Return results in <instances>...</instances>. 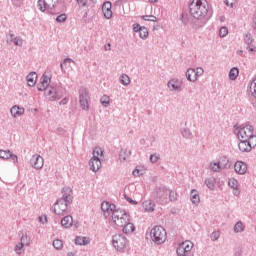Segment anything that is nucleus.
I'll return each mask as SVG.
<instances>
[{
	"instance_id": "1",
	"label": "nucleus",
	"mask_w": 256,
	"mask_h": 256,
	"mask_svg": "<svg viewBox=\"0 0 256 256\" xmlns=\"http://www.w3.org/2000/svg\"><path fill=\"white\" fill-rule=\"evenodd\" d=\"M189 13L195 19L190 22L192 29H201L207 23V19L211 17L209 3L206 0H192L189 4Z\"/></svg>"
},
{
	"instance_id": "2",
	"label": "nucleus",
	"mask_w": 256,
	"mask_h": 256,
	"mask_svg": "<svg viewBox=\"0 0 256 256\" xmlns=\"http://www.w3.org/2000/svg\"><path fill=\"white\" fill-rule=\"evenodd\" d=\"M45 94L49 101H59V99H63L67 95V90L59 84H51L45 90Z\"/></svg>"
},
{
	"instance_id": "3",
	"label": "nucleus",
	"mask_w": 256,
	"mask_h": 256,
	"mask_svg": "<svg viewBox=\"0 0 256 256\" xmlns=\"http://www.w3.org/2000/svg\"><path fill=\"white\" fill-rule=\"evenodd\" d=\"M153 197L156 203L167 205L169 203V189L165 185L156 186Z\"/></svg>"
},
{
	"instance_id": "4",
	"label": "nucleus",
	"mask_w": 256,
	"mask_h": 256,
	"mask_svg": "<svg viewBox=\"0 0 256 256\" xmlns=\"http://www.w3.org/2000/svg\"><path fill=\"white\" fill-rule=\"evenodd\" d=\"M150 236L152 241L155 242L156 245H162V243H165L167 239V231L164 229L163 226L156 225L150 231Z\"/></svg>"
},
{
	"instance_id": "5",
	"label": "nucleus",
	"mask_w": 256,
	"mask_h": 256,
	"mask_svg": "<svg viewBox=\"0 0 256 256\" xmlns=\"http://www.w3.org/2000/svg\"><path fill=\"white\" fill-rule=\"evenodd\" d=\"M111 219L115 225H133L129 219V214L121 208H118L113 212Z\"/></svg>"
},
{
	"instance_id": "6",
	"label": "nucleus",
	"mask_w": 256,
	"mask_h": 256,
	"mask_svg": "<svg viewBox=\"0 0 256 256\" xmlns=\"http://www.w3.org/2000/svg\"><path fill=\"white\" fill-rule=\"evenodd\" d=\"M237 136L238 139H242V141H252L253 143H256L255 128L251 125L239 128Z\"/></svg>"
},
{
	"instance_id": "7",
	"label": "nucleus",
	"mask_w": 256,
	"mask_h": 256,
	"mask_svg": "<svg viewBox=\"0 0 256 256\" xmlns=\"http://www.w3.org/2000/svg\"><path fill=\"white\" fill-rule=\"evenodd\" d=\"M193 249V242L187 240L179 244L176 249L178 256H193L191 250Z\"/></svg>"
},
{
	"instance_id": "8",
	"label": "nucleus",
	"mask_w": 256,
	"mask_h": 256,
	"mask_svg": "<svg viewBox=\"0 0 256 256\" xmlns=\"http://www.w3.org/2000/svg\"><path fill=\"white\" fill-rule=\"evenodd\" d=\"M112 245L116 251H123V248L127 245V238L119 234L112 237Z\"/></svg>"
},
{
	"instance_id": "9",
	"label": "nucleus",
	"mask_w": 256,
	"mask_h": 256,
	"mask_svg": "<svg viewBox=\"0 0 256 256\" xmlns=\"http://www.w3.org/2000/svg\"><path fill=\"white\" fill-rule=\"evenodd\" d=\"M117 206L109 201H103L101 204V211L104 217H112L113 213H115Z\"/></svg>"
},
{
	"instance_id": "10",
	"label": "nucleus",
	"mask_w": 256,
	"mask_h": 256,
	"mask_svg": "<svg viewBox=\"0 0 256 256\" xmlns=\"http://www.w3.org/2000/svg\"><path fill=\"white\" fill-rule=\"evenodd\" d=\"M79 103L84 111H89V92L87 89L80 90Z\"/></svg>"
},
{
	"instance_id": "11",
	"label": "nucleus",
	"mask_w": 256,
	"mask_h": 256,
	"mask_svg": "<svg viewBox=\"0 0 256 256\" xmlns=\"http://www.w3.org/2000/svg\"><path fill=\"white\" fill-rule=\"evenodd\" d=\"M58 201L71 205L73 203V190L70 187H64L62 189V197Z\"/></svg>"
},
{
	"instance_id": "12",
	"label": "nucleus",
	"mask_w": 256,
	"mask_h": 256,
	"mask_svg": "<svg viewBox=\"0 0 256 256\" xmlns=\"http://www.w3.org/2000/svg\"><path fill=\"white\" fill-rule=\"evenodd\" d=\"M45 163V160L43 159V157L39 154H34L31 159H30V165L31 167H33L34 169H43V165Z\"/></svg>"
},
{
	"instance_id": "13",
	"label": "nucleus",
	"mask_w": 256,
	"mask_h": 256,
	"mask_svg": "<svg viewBox=\"0 0 256 256\" xmlns=\"http://www.w3.org/2000/svg\"><path fill=\"white\" fill-rule=\"evenodd\" d=\"M69 207V204L62 202L60 200H57L54 204V213L55 215H65L67 213V208Z\"/></svg>"
},
{
	"instance_id": "14",
	"label": "nucleus",
	"mask_w": 256,
	"mask_h": 256,
	"mask_svg": "<svg viewBox=\"0 0 256 256\" xmlns=\"http://www.w3.org/2000/svg\"><path fill=\"white\" fill-rule=\"evenodd\" d=\"M252 145H256V143H253V141L251 140L240 139V143L238 144V149H240L242 153H249V151L253 149Z\"/></svg>"
},
{
	"instance_id": "15",
	"label": "nucleus",
	"mask_w": 256,
	"mask_h": 256,
	"mask_svg": "<svg viewBox=\"0 0 256 256\" xmlns=\"http://www.w3.org/2000/svg\"><path fill=\"white\" fill-rule=\"evenodd\" d=\"M50 84H51V76L47 75V72H45L42 76L41 86H38V91L47 90L51 86Z\"/></svg>"
},
{
	"instance_id": "16",
	"label": "nucleus",
	"mask_w": 256,
	"mask_h": 256,
	"mask_svg": "<svg viewBox=\"0 0 256 256\" xmlns=\"http://www.w3.org/2000/svg\"><path fill=\"white\" fill-rule=\"evenodd\" d=\"M90 169L94 173H97L99 171V168L101 167V159L97 156H93L89 161Z\"/></svg>"
},
{
	"instance_id": "17",
	"label": "nucleus",
	"mask_w": 256,
	"mask_h": 256,
	"mask_svg": "<svg viewBox=\"0 0 256 256\" xmlns=\"http://www.w3.org/2000/svg\"><path fill=\"white\" fill-rule=\"evenodd\" d=\"M0 159H12L13 163H17L19 158L13 154L10 150H0Z\"/></svg>"
},
{
	"instance_id": "18",
	"label": "nucleus",
	"mask_w": 256,
	"mask_h": 256,
	"mask_svg": "<svg viewBox=\"0 0 256 256\" xmlns=\"http://www.w3.org/2000/svg\"><path fill=\"white\" fill-rule=\"evenodd\" d=\"M234 171L238 173V175H245L247 173V164L238 161L234 165Z\"/></svg>"
},
{
	"instance_id": "19",
	"label": "nucleus",
	"mask_w": 256,
	"mask_h": 256,
	"mask_svg": "<svg viewBox=\"0 0 256 256\" xmlns=\"http://www.w3.org/2000/svg\"><path fill=\"white\" fill-rule=\"evenodd\" d=\"M167 86L170 89V91H178V92L182 91L181 84L179 83V81L175 79L169 80Z\"/></svg>"
},
{
	"instance_id": "20",
	"label": "nucleus",
	"mask_w": 256,
	"mask_h": 256,
	"mask_svg": "<svg viewBox=\"0 0 256 256\" xmlns=\"http://www.w3.org/2000/svg\"><path fill=\"white\" fill-rule=\"evenodd\" d=\"M37 9L41 11V13H45L46 11H48V13H53V10H51L49 6L45 4V0L37 1Z\"/></svg>"
},
{
	"instance_id": "21",
	"label": "nucleus",
	"mask_w": 256,
	"mask_h": 256,
	"mask_svg": "<svg viewBox=\"0 0 256 256\" xmlns=\"http://www.w3.org/2000/svg\"><path fill=\"white\" fill-rule=\"evenodd\" d=\"M144 211L148 213H153L155 211V203L151 200H146L142 203Z\"/></svg>"
},
{
	"instance_id": "22",
	"label": "nucleus",
	"mask_w": 256,
	"mask_h": 256,
	"mask_svg": "<svg viewBox=\"0 0 256 256\" xmlns=\"http://www.w3.org/2000/svg\"><path fill=\"white\" fill-rule=\"evenodd\" d=\"M27 84L29 87H35V83H37V73L35 72H30L26 76Z\"/></svg>"
},
{
	"instance_id": "23",
	"label": "nucleus",
	"mask_w": 256,
	"mask_h": 256,
	"mask_svg": "<svg viewBox=\"0 0 256 256\" xmlns=\"http://www.w3.org/2000/svg\"><path fill=\"white\" fill-rule=\"evenodd\" d=\"M218 165H220V169H229L231 167V162H229V158L222 156L218 161Z\"/></svg>"
},
{
	"instance_id": "24",
	"label": "nucleus",
	"mask_w": 256,
	"mask_h": 256,
	"mask_svg": "<svg viewBox=\"0 0 256 256\" xmlns=\"http://www.w3.org/2000/svg\"><path fill=\"white\" fill-rule=\"evenodd\" d=\"M10 113H11L12 117H17V116L23 115L25 113V108L15 105L10 109Z\"/></svg>"
},
{
	"instance_id": "25",
	"label": "nucleus",
	"mask_w": 256,
	"mask_h": 256,
	"mask_svg": "<svg viewBox=\"0 0 256 256\" xmlns=\"http://www.w3.org/2000/svg\"><path fill=\"white\" fill-rule=\"evenodd\" d=\"M190 199L193 205H197L198 203H201V198H199V192L195 189L191 190Z\"/></svg>"
},
{
	"instance_id": "26",
	"label": "nucleus",
	"mask_w": 256,
	"mask_h": 256,
	"mask_svg": "<svg viewBox=\"0 0 256 256\" xmlns=\"http://www.w3.org/2000/svg\"><path fill=\"white\" fill-rule=\"evenodd\" d=\"M248 95L256 99V78H254L250 83V86L248 89Z\"/></svg>"
},
{
	"instance_id": "27",
	"label": "nucleus",
	"mask_w": 256,
	"mask_h": 256,
	"mask_svg": "<svg viewBox=\"0 0 256 256\" xmlns=\"http://www.w3.org/2000/svg\"><path fill=\"white\" fill-rule=\"evenodd\" d=\"M186 78L188 81L195 83L197 81V77L195 76V69L190 68L186 71Z\"/></svg>"
},
{
	"instance_id": "28",
	"label": "nucleus",
	"mask_w": 256,
	"mask_h": 256,
	"mask_svg": "<svg viewBox=\"0 0 256 256\" xmlns=\"http://www.w3.org/2000/svg\"><path fill=\"white\" fill-rule=\"evenodd\" d=\"M181 135L184 139H193V132H191V129L189 128H182Z\"/></svg>"
},
{
	"instance_id": "29",
	"label": "nucleus",
	"mask_w": 256,
	"mask_h": 256,
	"mask_svg": "<svg viewBox=\"0 0 256 256\" xmlns=\"http://www.w3.org/2000/svg\"><path fill=\"white\" fill-rule=\"evenodd\" d=\"M75 245H89V240H87V237L76 236Z\"/></svg>"
},
{
	"instance_id": "30",
	"label": "nucleus",
	"mask_w": 256,
	"mask_h": 256,
	"mask_svg": "<svg viewBox=\"0 0 256 256\" xmlns=\"http://www.w3.org/2000/svg\"><path fill=\"white\" fill-rule=\"evenodd\" d=\"M237 77H239V68L234 67L229 71V79L231 81H235V79H237Z\"/></svg>"
},
{
	"instance_id": "31",
	"label": "nucleus",
	"mask_w": 256,
	"mask_h": 256,
	"mask_svg": "<svg viewBox=\"0 0 256 256\" xmlns=\"http://www.w3.org/2000/svg\"><path fill=\"white\" fill-rule=\"evenodd\" d=\"M120 83L122 85H124L125 87H127V85L131 84V78H129V75H127V74H122L120 76Z\"/></svg>"
},
{
	"instance_id": "32",
	"label": "nucleus",
	"mask_w": 256,
	"mask_h": 256,
	"mask_svg": "<svg viewBox=\"0 0 256 256\" xmlns=\"http://www.w3.org/2000/svg\"><path fill=\"white\" fill-rule=\"evenodd\" d=\"M139 37L140 39H147L149 37V30L145 26L139 29Z\"/></svg>"
},
{
	"instance_id": "33",
	"label": "nucleus",
	"mask_w": 256,
	"mask_h": 256,
	"mask_svg": "<svg viewBox=\"0 0 256 256\" xmlns=\"http://www.w3.org/2000/svg\"><path fill=\"white\" fill-rule=\"evenodd\" d=\"M61 225H73V216L67 215L61 219Z\"/></svg>"
},
{
	"instance_id": "34",
	"label": "nucleus",
	"mask_w": 256,
	"mask_h": 256,
	"mask_svg": "<svg viewBox=\"0 0 256 256\" xmlns=\"http://www.w3.org/2000/svg\"><path fill=\"white\" fill-rule=\"evenodd\" d=\"M52 245L56 251H61V249H63V240L56 239L53 241Z\"/></svg>"
},
{
	"instance_id": "35",
	"label": "nucleus",
	"mask_w": 256,
	"mask_h": 256,
	"mask_svg": "<svg viewBox=\"0 0 256 256\" xmlns=\"http://www.w3.org/2000/svg\"><path fill=\"white\" fill-rule=\"evenodd\" d=\"M168 203H175L177 201V193L173 190H168Z\"/></svg>"
},
{
	"instance_id": "36",
	"label": "nucleus",
	"mask_w": 256,
	"mask_h": 256,
	"mask_svg": "<svg viewBox=\"0 0 256 256\" xmlns=\"http://www.w3.org/2000/svg\"><path fill=\"white\" fill-rule=\"evenodd\" d=\"M205 185L208 187V189H210L211 191H213V189H215V179L213 178H207L205 180Z\"/></svg>"
},
{
	"instance_id": "37",
	"label": "nucleus",
	"mask_w": 256,
	"mask_h": 256,
	"mask_svg": "<svg viewBox=\"0 0 256 256\" xmlns=\"http://www.w3.org/2000/svg\"><path fill=\"white\" fill-rule=\"evenodd\" d=\"M45 1V5H47L51 11H53V9H55V7H57V3H59V0H44Z\"/></svg>"
},
{
	"instance_id": "38",
	"label": "nucleus",
	"mask_w": 256,
	"mask_h": 256,
	"mask_svg": "<svg viewBox=\"0 0 256 256\" xmlns=\"http://www.w3.org/2000/svg\"><path fill=\"white\" fill-rule=\"evenodd\" d=\"M17 36H15V34L13 33V31H9L7 36H6V43L7 45H11V43H13V41L15 40Z\"/></svg>"
},
{
	"instance_id": "39",
	"label": "nucleus",
	"mask_w": 256,
	"mask_h": 256,
	"mask_svg": "<svg viewBox=\"0 0 256 256\" xmlns=\"http://www.w3.org/2000/svg\"><path fill=\"white\" fill-rule=\"evenodd\" d=\"M210 170L214 173H219L221 171V166L219 165V162L210 163Z\"/></svg>"
},
{
	"instance_id": "40",
	"label": "nucleus",
	"mask_w": 256,
	"mask_h": 256,
	"mask_svg": "<svg viewBox=\"0 0 256 256\" xmlns=\"http://www.w3.org/2000/svg\"><path fill=\"white\" fill-rule=\"evenodd\" d=\"M131 155V151L127 152L126 150H121L119 154V160L120 161H127V157Z\"/></svg>"
},
{
	"instance_id": "41",
	"label": "nucleus",
	"mask_w": 256,
	"mask_h": 256,
	"mask_svg": "<svg viewBox=\"0 0 256 256\" xmlns=\"http://www.w3.org/2000/svg\"><path fill=\"white\" fill-rule=\"evenodd\" d=\"M31 243V238L27 234H23L20 240V244L28 246Z\"/></svg>"
},
{
	"instance_id": "42",
	"label": "nucleus",
	"mask_w": 256,
	"mask_h": 256,
	"mask_svg": "<svg viewBox=\"0 0 256 256\" xmlns=\"http://www.w3.org/2000/svg\"><path fill=\"white\" fill-rule=\"evenodd\" d=\"M70 63H75V61L71 58H65L63 62H61L60 67L61 71H64V67H67V65H70Z\"/></svg>"
},
{
	"instance_id": "43",
	"label": "nucleus",
	"mask_w": 256,
	"mask_h": 256,
	"mask_svg": "<svg viewBox=\"0 0 256 256\" xmlns=\"http://www.w3.org/2000/svg\"><path fill=\"white\" fill-rule=\"evenodd\" d=\"M100 102L103 107H109V103H110L109 96L107 95L102 96L100 99Z\"/></svg>"
},
{
	"instance_id": "44",
	"label": "nucleus",
	"mask_w": 256,
	"mask_h": 256,
	"mask_svg": "<svg viewBox=\"0 0 256 256\" xmlns=\"http://www.w3.org/2000/svg\"><path fill=\"white\" fill-rule=\"evenodd\" d=\"M105 19H111L113 17V11L111 9H102Z\"/></svg>"
},
{
	"instance_id": "45",
	"label": "nucleus",
	"mask_w": 256,
	"mask_h": 256,
	"mask_svg": "<svg viewBox=\"0 0 256 256\" xmlns=\"http://www.w3.org/2000/svg\"><path fill=\"white\" fill-rule=\"evenodd\" d=\"M143 21H151L152 23H155L157 21V17L153 15H144L142 16Z\"/></svg>"
},
{
	"instance_id": "46",
	"label": "nucleus",
	"mask_w": 256,
	"mask_h": 256,
	"mask_svg": "<svg viewBox=\"0 0 256 256\" xmlns=\"http://www.w3.org/2000/svg\"><path fill=\"white\" fill-rule=\"evenodd\" d=\"M228 34H229V29L225 26H222L219 30L220 37H227Z\"/></svg>"
},
{
	"instance_id": "47",
	"label": "nucleus",
	"mask_w": 256,
	"mask_h": 256,
	"mask_svg": "<svg viewBox=\"0 0 256 256\" xmlns=\"http://www.w3.org/2000/svg\"><path fill=\"white\" fill-rule=\"evenodd\" d=\"M67 21V14H60L56 17V23H65Z\"/></svg>"
},
{
	"instance_id": "48",
	"label": "nucleus",
	"mask_w": 256,
	"mask_h": 256,
	"mask_svg": "<svg viewBox=\"0 0 256 256\" xmlns=\"http://www.w3.org/2000/svg\"><path fill=\"white\" fill-rule=\"evenodd\" d=\"M238 181H237V179H235V178H232V179H230L229 181H228V185H229V187H231V189H237V185H238Z\"/></svg>"
},
{
	"instance_id": "49",
	"label": "nucleus",
	"mask_w": 256,
	"mask_h": 256,
	"mask_svg": "<svg viewBox=\"0 0 256 256\" xmlns=\"http://www.w3.org/2000/svg\"><path fill=\"white\" fill-rule=\"evenodd\" d=\"M24 247H25V246H24L23 244L18 243V244L15 246V248H14L15 253H16L17 255H21V251H23V248H24Z\"/></svg>"
},
{
	"instance_id": "50",
	"label": "nucleus",
	"mask_w": 256,
	"mask_h": 256,
	"mask_svg": "<svg viewBox=\"0 0 256 256\" xmlns=\"http://www.w3.org/2000/svg\"><path fill=\"white\" fill-rule=\"evenodd\" d=\"M244 43H246V45H251V43H253V37L251 34H246L244 36Z\"/></svg>"
},
{
	"instance_id": "51",
	"label": "nucleus",
	"mask_w": 256,
	"mask_h": 256,
	"mask_svg": "<svg viewBox=\"0 0 256 256\" xmlns=\"http://www.w3.org/2000/svg\"><path fill=\"white\" fill-rule=\"evenodd\" d=\"M221 237V233L219 231H215L210 235L212 241H217Z\"/></svg>"
},
{
	"instance_id": "52",
	"label": "nucleus",
	"mask_w": 256,
	"mask_h": 256,
	"mask_svg": "<svg viewBox=\"0 0 256 256\" xmlns=\"http://www.w3.org/2000/svg\"><path fill=\"white\" fill-rule=\"evenodd\" d=\"M12 43H14V45H16L17 47H23V40L19 39V37H15L14 41H12Z\"/></svg>"
},
{
	"instance_id": "53",
	"label": "nucleus",
	"mask_w": 256,
	"mask_h": 256,
	"mask_svg": "<svg viewBox=\"0 0 256 256\" xmlns=\"http://www.w3.org/2000/svg\"><path fill=\"white\" fill-rule=\"evenodd\" d=\"M161 158V156L158 154H151L150 155V161L152 163H157L159 161V159Z\"/></svg>"
},
{
	"instance_id": "54",
	"label": "nucleus",
	"mask_w": 256,
	"mask_h": 256,
	"mask_svg": "<svg viewBox=\"0 0 256 256\" xmlns=\"http://www.w3.org/2000/svg\"><path fill=\"white\" fill-rule=\"evenodd\" d=\"M180 19H181L183 25H189V16L185 15L184 13H182Z\"/></svg>"
},
{
	"instance_id": "55",
	"label": "nucleus",
	"mask_w": 256,
	"mask_h": 256,
	"mask_svg": "<svg viewBox=\"0 0 256 256\" xmlns=\"http://www.w3.org/2000/svg\"><path fill=\"white\" fill-rule=\"evenodd\" d=\"M234 231H235V233H242V231H245V226H243V225H234Z\"/></svg>"
},
{
	"instance_id": "56",
	"label": "nucleus",
	"mask_w": 256,
	"mask_h": 256,
	"mask_svg": "<svg viewBox=\"0 0 256 256\" xmlns=\"http://www.w3.org/2000/svg\"><path fill=\"white\" fill-rule=\"evenodd\" d=\"M99 155H103V150L101 148H95L93 151V157H99Z\"/></svg>"
},
{
	"instance_id": "57",
	"label": "nucleus",
	"mask_w": 256,
	"mask_h": 256,
	"mask_svg": "<svg viewBox=\"0 0 256 256\" xmlns=\"http://www.w3.org/2000/svg\"><path fill=\"white\" fill-rule=\"evenodd\" d=\"M203 73H204L203 68H201V67L196 68V70H195L196 79H197V77H201V75H203Z\"/></svg>"
},
{
	"instance_id": "58",
	"label": "nucleus",
	"mask_w": 256,
	"mask_h": 256,
	"mask_svg": "<svg viewBox=\"0 0 256 256\" xmlns=\"http://www.w3.org/2000/svg\"><path fill=\"white\" fill-rule=\"evenodd\" d=\"M11 3L14 7H21V5H23V0H11Z\"/></svg>"
},
{
	"instance_id": "59",
	"label": "nucleus",
	"mask_w": 256,
	"mask_h": 256,
	"mask_svg": "<svg viewBox=\"0 0 256 256\" xmlns=\"http://www.w3.org/2000/svg\"><path fill=\"white\" fill-rule=\"evenodd\" d=\"M38 221L39 223H41L42 225H45V223H47V215H42L38 217Z\"/></svg>"
},
{
	"instance_id": "60",
	"label": "nucleus",
	"mask_w": 256,
	"mask_h": 256,
	"mask_svg": "<svg viewBox=\"0 0 256 256\" xmlns=\"http://www.w3.org/2000/svg\"><path fill=\"white\" fill-rule=\"evenodd\" d=\"M126 201L130 203L131 205H137V201L133 200L131 197L127 196V194L124 195Z\"/></svg>"
},
{
	"instance_id": "61",
	"label": "nucleus",
	"mask_w": 256,
	"mask_h": 256,
	"mask_svg": "<svg viewBox=\"0 0 256 256\" xmlns=\"http://www.w3.org/2000/svg\"><path fill=\"white\" fill-rule=\"evenodd\" d=\"M80 7H87V0H76Z\"/></svg>"
},
{
	"instance_id": "62",
	"label": "nucleus",
	"mask_w": 256,
	"mask_h": 256,
	"mask_svg": "<svg viewBox=\"0 0 256 256\" xmlns=\"http://www.w3.org/2000/svg\"><path fill=\"white\" fill-rule=\"evenodd\" d=\"M112 5L111 2H104V4L102 5V9H111Z\"/></svg>"
},
{
	"instance_id": "63",
	"label": "nucleus",
	"mask_w": 256,
	"mask_h": 256,
	"mask_svg": "<svg viewBox=\"0 0 256 256\" xmlns=\"http://www.w3.org/2000/svg\"><path fill=\"white\" fill-rule=\"evenodd\" d=\"M225 5L227 7H233V3H235V0H224Z\"/></svg>"
},
{
	"instance_id": "64",
	"label": "nucleus",
	"mask_w": 256,
	"mask_h": 256,
	"mask_svg": "<svg viewBox=\"0 0 256 256\" xmlns=\"http://www.w3.org/2000/svg\"><path fill=\"white\" fill-rule=\"evenodd\" d=\"M252 28L256 31V12L252 18Z\"/></svg>"
}]
</instances>
